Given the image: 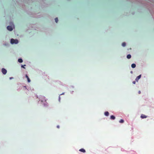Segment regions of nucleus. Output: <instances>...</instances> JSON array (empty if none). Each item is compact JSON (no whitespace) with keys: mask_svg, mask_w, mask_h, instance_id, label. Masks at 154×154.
<instances>
[{"mask_svg":"<svg viewBox=\"0 0 154 154\" xmlns=\"http://www.w3.org/2000/svg\"><path fill=\"white\" fill-rule=\"evenodd\" d=\"M18 41L17 39H14L13 38H12L11 40V44H17L18 43Z\"/></svg>","mask_w":154,"mask_h":154,"instance_id":"nucleus-1","label":"nucleus"},{"mask_svg":"<svg viewBox=\"0 0 154 154\" xmlns=\"http://www.w3.org/2000/svg\"><path fill=\"white\" fill-rule=\"evenodd\" d=\"M2 72L3 74L5 75L7 73V70L4 68H2Z\"/></svg>","mask_w":154,"mask_h":154,"instance_id":"nucleus-2","label":"nucleus"},{"mask_svg":"<svg viewBox=\"0 0 154 154\" xmlns=\"http://www.w3.org/2000/svg\"><path fill=\"white\" fill-rule=\"evenodd\" d=\"M7 29L10 31H11L13 30V28L11 26H8L7 27Z\"/></svg>","mask_w":154,"mask_h":154,"instance_id":"nucleus-3","label":"nucleus"},{"mask_svg":"<svg viewBox=\"0 0 154 154\" xmlns=\"http://www.w3.org/2000/svg\"><path fill=\"white\" fill-rule=\"evenodd\" d=\"M140 117L142 119H144L146 118L147 117V116L144 114H142L141 115Z\"/></svg>","mask_w":154,"mask_h":154,"instance_id":"nucleus-4","label":"nucleus"},{"mask_svg":"<svg viewBox=\"0 0 154 154\" xmlns=\"http://www.w3.org/2000/svg\"><path fill=\"white\" fill-rule=\"evenodd\" d=\"M141 77V75H140L138 76H137L135 79L136 81H137Z\"/></svg>","mask_w":154,"mask_h":154,"instance_id":"nucleus-5","label":"nucleus"},{"mask_svg":"<svg viewBox=\"0 0 154 154\" xmlns=\"http://www.w3.org/2000/svg\"><path fill=\"white\" fill-rule=\"evenodd\" d=\"M79 151L83 152H85V150L83 149H79Z\"/></svg>","mask_w":154,"mask_h":154,"instance_id":"nucleus-6","label":"nucleus"},{"mask_svg":"<svg viewBox=\"0 0 154 154\" xmlns=\"http://www.w3.org/2000/svg\"><path fill=\"white\" fill-rule=\"evenodd\" d=\"M110 119L112 120H114L115 119V117L113 115H112L110 116Z\"/></svg>","mask_w":154,"mask_h":154,"instance_id":"nucleus-7","label":"nucleus"},{"mask_svg":"<svg viewBox=\"0 0 154 154\" xmlns=\"http://www.w3.org/2000/svg\"><path fill=\"white\" fill-rule=\"evenodd\" d=\"M105 115L106 116H108L109 115V112H106L104 113Z\"/></svg>","mask_w":154,"mask_h":154,"instance_id":"nucleus-8","label":"nucleus"},{"mask_svg":"<svg viewBox=\"0 0 154 154\" xmlns=\"http://www.w3.org/2000/svg\"><path fill=\"white\" fill-rule=\"evenodd\" d=\"M136 66V65L134 63L132 64L131 65V67L132 68H134Z\"/></svg>","mask_w":154,"mask_h":154,"instance_id":"nucleus-9","label":"nucleus"},{"mask_svg":"<svg viewBox=\"0 0 154 154\" xmlns=\"http://www.w3.org/2000/svg\"><path fill=\"white\" fill-rule=\"evenodd\" d=\"M18 61L19 63H22L23 62V60L21 58H19L18 59Z\"/></svg>","mask_w":154,"mask_h":154,"instance_id":"nucleus-10","label":"nucleus"},{"mask_svg":"<svg viewBox=\"0 0 154 154\" xmlns=\"http://www.w3.org/2000/svg\"><path fill=\"white\" fill-rule=\"evenodd\" d=\"M127 57L128 59H130L131 57V56L130 54H128L127 55Z\"/></svg>","mask_w":154,"mask_h":154,"instance_id":"nucleus-11","label":"nucleus"},{"mask_svg":"<svg viewBox=\"0 0 154 154\" xmlns=\"http://www.w3.org/2000/svg\"><path fill=\"white\" fill-rule=\"evenodd\" d=\"M119 122L120 123H123L124 122V120L123 119H121L119 121Z\"/></svg>","mask_w":154,"mask_h":154,"instance_id":"nucleus-12","label":"nucleus"},{"mask_svg":"<svg viewBox=\"0 0 154 154\" xmlns=\"http://www.w3.org/2000/svg\"><path fill=\"white\" fill-rule=\"evenodd\" d=\"M55 21L57 23V22L58 21V18H57V17L55 19Z\"/></svg>","mask_w":154,"mask_h":154,"instance_id":"nucleus-13","label":"nucleus"},{"mask_svg":"<svg viewBox=\"0 0 154 154\" xmlns=\"http://www.w3.org/2000/svg\"><path fill=\"white\" fill-rule=\"evenodd\" d=\"M122 45L123 47H125L126 45V43L125 42H123L122 44Z\"/></svg>","mask_w":154,"mask_h":154,"instance_id":"nucleus-14","label":"nucleus"},{"mask_svg":"<svg viewBox=\"0 0 154 154\" xmlns=\"http://www.w3.org/2000/svg\"><path fill=\"white\" fill-rule=\"evenodd\" d=\"M27 79V81L28 82H30V79H29V78H28V79Z\"/></svg>","mask_w":154,"mask_h":154,"instance_id":"nucleus-15","label":"nucleus"},{"mask_svg":"<svg viewBox=\"0 0 154 154\" xmlns=\"http://www.w3.org/2000/svg\"><path fill=\"white\" fill-rule=\"evenodd\" d=\"M26 78H27V79H28V78H29L28 76L27 75H26Z\"/></svg>","mask_w":154,"mask_h":154,"instance_id":"nucleus-16","label":"nucleus"},{"mask_svg":"<svg viewBox=\"0 0 154 154\" xmlns=\"http://www.w3.org/2000/svg\"><path fill=\"white\" fill-rule=\"evenodd\" d=\"M135 82H135V81H133V82H132V83H133V84H135Z\"/></svg>","mask_w":154,"mask_h":154,"instance_id":"nucleus-17","label":"nucleus"},{"mask_svg":"<svg viewBox=\"0 0 154 154\" xmlns=\"http://www.w3.org/2000/svg\"><path fill=\"white\" fill-rule=\"evenodd\" d=\"M138 93H139V94H140L141 93V92H140V91H138Z\"/></svg>","mask_w":154,"mask_h":154,"instance_id":"nucleus-18","label":"nucleus"},{"mask_svg":"<svg viewBox=\"0 0 154 154\" xmlns=\"http://www.w3.org/2000/svg\"><path fill=\"white\" fill-rule=\"evenodd\" d=\"M57 128H59V125H57Z\"/></svg>","mask_w":154,"mask_h":154,"instance_id":"nucleus-19","label":"nucleus"},{"mask_svg":"<svg viewBox=\"0 0 154 154\" xmlns=\"http://www.w3.org/2000/svg\"><path fill=\"white\" fill-rule=\"evenodd\" d=\"M13 77H10V79H13Z\"/></svg>","mask_w":154,"mask_h":154,"instance_id":"nucleus-20","label":"nucleus"},{"mask_svg":"<svg viewBox=\"0 0 154 154\" xmlns=\"http://www.w3.org/2000/svg\"><path fill=\"white\" fill-rule=\"evenodd\" d=\"M21 67H23V68H25L23 66V65H22V66H21Z\"/></svg>","mask_w":154,"mask_h":154,"instance_id":"nucleus-21","label":"nucleus"},{"mask_svg":"<svg viewBox=\"0 0 154 154\" xmlns=\"http://www.w3.org/2000/svg\"><path fill=\"white\" fill-rule=\"evenodd\" d=\"M64 94V93H63L61 94Z\"/></svg>","mask_w":154,"mask_h":154,"instance_id":"nucleus-22","label":"nucleus"}]
</instances>
